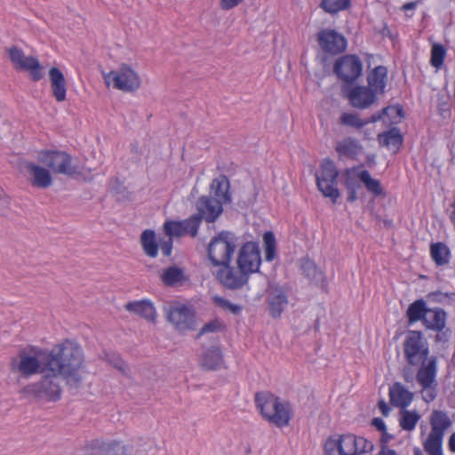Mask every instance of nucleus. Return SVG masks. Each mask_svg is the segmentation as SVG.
Here are the masks:
<instances>
[{"instance_id":"obj_1","label":"nucleus","mask_w":455,"mask_h":455,"mask_svg":"<svg viewBox=\"0 0 455 455\" xmlns=\"http://www.w3.org/2000/svg\"><path fill=\"white\" fill-rule=\"evenodd\" d=\"M39 381L28 385L25 391L38 399L50 402L61 397V379L70 387H78L86 374L83 348L76 341L65 339L55 345L50 361L44 363Z\"/></svg>"},{"instance_id":"obj_2","label":"nucleus","mask_w":455,"mask_h":455,"mask_svg":"<svg viewBox=\"0 0 455 455\" xmlns=\"http://www.w3.org/2000/svg\"><path fill=\"white\" fill-rule=\"evenodd\" d=\"M55 351V346L48 350L38 346L28 345L21 347L10 361V370L23 378L43 373L44 363L50 361Z\"/></svg>"},{"instance_id":"obj_3","label":"nucleus","mask_w":455,"mask_h":455,"mask_svg":"<svg viewBox=\"0 0 455 455\" xmlns=\"http://www.w3.org/2000/svg\"><path fill=\"white\" fill-rule=\"evenodd\" d=\"M254 402L259 414L269 424L277 427L289 425L291 419V408L288 402L282 401L268 391L256 393Z\"/></svg>"},{"instance_id":"obj_4","label":"nucleus","mask_w":455,"mask_h":455,"mask_svg":"<svg viewBox=\"0 0 455 455\" xmlns=\"http://www.w3.org/2000/svg\"><path fill=\"white\" fill-rule=\"evenodd\" d=\"M372 450L371 441L353 434L332 435L323 443L324 455H361Z\"/></svg>"},{"instance_id":"obj_5","label":"nucleus","mask_w":455,"mask_h":455,"mask_svg":"<svg viewBox=\"0 0 455 455\" xmlns=\"http://www.w3.org/2000/svg\"><path fill=\"white\" fill-rule=\"evenodd\" d=\"M102 77L107 88L123 92H135L142 84L139 73L127 63H121L109 72H102Z\"/></svg>"},{"instance_id":"obj_6","label":"nucleus","mask_w":455,"mask_h":455,"mask_svg":"<svg viewBox=\"0 0 455 455\" xmlns=\"http://www.w3.org/2000/svg\"><path fill=\"white\" fill-rule=\"evenodd\" d=\"M235 250V235L231 232L222 231L212 239L207 251L212 265L226 266L230 263Z\"/></svg>"},{"instance_id":"obj_7","label":"nucleus","mask_w":455,"mask_h":455,"mask_svg":"<svg viewBox=\"0 0 455 455\" xmlns=\"http://www.w3.org/2000/svg\"><path fill=\"white\" fill-rule=\"evenodd\" d=\"M339 171L333 160H323L319 172L316 173V186L324 197H329L336 204L340 193L338 188Z\"/></svg>"},{"instance_id":"obj_8","label":"nucleus","mask_w":455,"mask_h":455,"mask_svg":"<svg viewBox=\"0 0 455 455\" xmlns=\"http://www.w3.org/2000/svg\"><path fill=\"white\" fill-rule=\"evenodd\" d=\"M403 354L406 362L412 366L424 364L428 358L429 348L419 331H409L403 341Z\"/></svg>"},{"instance_id":"obj_9","label":"nucleus","mask_w":455,"mask_h":455,"mask_svg":"<svg viewBox=\"0 0 455 455\" xmlns=\"http://www.w3.org/2000/svg\"><path fill=\"white\" fill-rule=\"evenodd\" d=\"M37 160L57 174L73 176L78 173L76 167L72 164L71 156L63 151L41 150Z\"/></svg>"},{"instance_id":"obj_10","label":"nucleus","mask_w":455,"mask_h":455,"mask_svg":"<svg viewBox=\"0 0 455 455\" xmlns=\"http://www.w3.org/2000/svg\"><path fill=\"white\" fill-rule=\"evenodd\" d=\"M6 52L15 69L28 72L34 82L43 78V67L36 58L26 56L22 49L17 46L9 47Z\"/></svg>"},{"instance_id":"obj_11","label":"nucleus","mask_w":455,"mask_h":455,"mask_svg":"<svg viewBox=\"0 0 455 455\" xmlns=\"http://www.w3.org/2000/svg\"><path fill=\"white\" fill-rule=\"evenodd\" d=\"M419 369L416 379L421 387V395L427 403H430L436 397V363L435 358L427 361V364H421Z\"/></svg>"},{"instance_id":"obj_12","label":"nucleus","mask_w":455,"mask_h":455,"mask_svg":"<svg viewBox=\"0 0 455 455\" xmlns=\"http://www.w3.org/2000/svg\"><path fill=\"white\" fill-rule=\"evenodd\" d=\"M261 263L259 245L254 242H247L239 250L237 265L241 272L247 275L256 273Z\"/></svg>"},{"instance_id":"obj_13","label":"nucleus","mask_w":455,"mask_h":455,"mask_svg":"<svg viewBox=\"0 0 455 455\" xmlns=\"http://www.w3.org/2000/svg\"><path fill=\"white\" fill-rule=\"evenodd\" d=\"M201 225V217L194 214L183 220H166L164 224V231L172 238L190 235L196 237Z\"/></svg>"},{"instance_id":"obj_14","label":"nucleus","mask_w":455,"mask_h":455,"mask_svg":"<svg viewBox=\"0 0 455 455\" xmlns=\"http://www.w3.org/2000/svg\"><path fill=\"white\" fill-rule=\"evenodd\" d=\"M317 43L322 51L330 55H338L347 48L345 36L333 29H322L317 34Z\"/></svg>"},{"instance_id":"obj_15","label":"nucleus","mask_w":455,"mask_h":455,"mask_svg":"<svg viewBox=\"0 0 455 455\" xmlns=\"http://www.w3.org/2000/svg\"><path fill=\"white\" fill-rule=\"evenodd\" d=\"M361 60L355 55H345L335 62L334 71L344 82L356 80L362 74Z\"/></svg>"},{"instance_id":"obj_16","label":"nucleus","mask_w":455,"mask_h":455,"mask_svg":"<svg viewBox=\"0 0 455 455\" xmlns=\"http://www.w3.org/2000/svg\"><path fill=\"white\" fill-rule=\"evenodd\" d=\"M167 317L175 328L180 331H185L195 328V315L191 308L185 305L176 304L169 307Z\"/></svg>"},{"instance_id":"obj_17","label":"nucleus","mask_w":455,"mask_h":455,"mask_svg":"<svg viewBox=\"0 0 455 455\" xmlns=\"http://www.w3.org/2000/svg\"><path fill=\"white\" fill-rule=\"evenodd\" d=\"M24 168L28 174L29 182L34 188H47L52 184L50 171L34 162H25Z\"/></svg>"},{"instance_id":"obj_18","label":"nucleus","mask_w":455,"mask_h":455,"mask_svg":"<svg viewBox=\"0 0 455 455\" xmlns=\"http://www.w3.org/2000/svg\"><path fill=\"white\" fill-rule=\"evenodd\" d=\"M376 95L368 86L355 85L352 87L348 93L347 99L349 103L356 108L365 109L371 107L376 100Z\"/></svg>"},{"instance_id":"obj_19","label":"nucleus","mask_w":455,"mask_h":455,"mask_svg":"<svg viewBox=\"0 0 455 455\" xmlns=\"http://www.w3.org/2000/svg\"><path fill=\"white\" fill-rule=\"evenodd\" d=\"M222 204L218 199L203 196L196 203V208L199 212L196 215L201 217V220L204 219L209 223L214 222L223 211Z\"/></svg>"},{"instance_id":"obj_20","label":"nucleus","mask_w":455,"mask_h":455,"mask_svg":"<svg viewBox=\"0 0 455 455\" xmlns=\"http://www.w3.org/2000/svg\"><path fill=\"white\" fill-rule=\"evenodd\" d=\"M222 267L217 273L218 280L226 287L230 289H238L247 281V275L231 267L229 264L221 266Z\"/></svg>"},{"instance_id":"obj_21","label":"nucleus","mask_w":455,"mask_h":455,"mask_svg":"<svg viewBox=\"0 0 455 455\" xmlns=\"http://www.w3.org/2000/svg\"><path fill=\"white\" fill-rule=\"evenodd\" d=\"M366 79L368 87L376 95H382L388 83V70L385 66H377L368 71Z\"/></svg>"},{"instance_id":"obj_22","label":"nucleus","mask_w":455,"mask_h":455,"mask_svg":"<svg viewBox=\"0 0 455 455\" xmlns=\"http://www.w3.org/2000/svg\"><path fill=\"white\" fill-rule=\"evenodd\" d=\"M288 304L286 291L279 286L271 287L268 291L267 305L269 314L272 317L277 318L283 312Z\"/></svg>"},{"instance_id":"obj_23","label":"nucleus","mask_w":455,"mask_h":455,"mask_svg":"<svg viewBox=\"0 0 455 455\" xmlns=\"http://www.w3.org/2000/svg\"><path fill=\"white\" fill-rule=\"evenodd\" d=\"M49 80L52 97L57 102H63L67 100L68 84L62 71L52 67L49 69Z\"/></svg>"},{"instance_id":"obj_24","label":"nucleus","mask_w":455,"mask_h":455,"mask_svg":"<svg viewBox=\"0 0 455 455\" xmlns=\"http://www.w3.org/2000/svg\"><path fill=\"white\" fill-rule=\"evenodd\" d=\"M92 455H131L132 446L123 445L120 441H95Z\"/></svg>"},{"instance_id":"obj_25","label":"nucleus","mask_w":455,"mask_h":455,"mask_svg":"<svg viewBox=\"0 0 455 455\" xmlns=\"http://www.w3.org/2000/svg\"><path fill=\"white\" fill-rule=\"evenodd\" d=\"M389 398L392 405L405 409L412 402L413 394L403 384L395 382L389 387Z\"/></svg>"},{"instance_id":"obj_26","label":"nucleus","mask_w":455,"mask_h":455,"mask_svg":"<svg viewBox=\"0 0 455 455\" xmlns=\"http://www.w3.org/2000/svg\"><path fill=\"white\" fill-rule=\"evenodd\" d=\"M335 151L339 158L355 160L363 152V147L355 139L347 137L336 143Z\"/></svg>"},{"instance_id":"obj_27","label":"nucleus","mask_w":455,"mask_h":455,"mask_svg":"<svg viewBox=\"0 0 455 455\" xmlns=\"http://www.w3.org/2000/svg\"><path fill=\"white\" fill-rule=\"evenodd\" d=\"M124 308L127 311L132 312L149 322H156V308L153 303L148 299L130 301L125 304Z\"/></svg>"},{"instance_id":"obj_28","label":"nucleus","mask_w":455,"mask_h":455,"mask_svg":"<svg viewBox=\"0 0 455 455\" xmlns=\"http://www.w3.org/2000/svg\"><path fill=\"white\" fill-rule=\"evenodd\" d=\"M430 258L436 267L448 266L451 259V251L443 242L432 243L429 247Z\"/></svg>"},{"instance_id":"obj_29","label":"nucleus","mask_w":455,"mask_h":455,"mask_svg":"<svg viewBox=\"0 0 455 455\" xmlns=\"http://www.w3.org/2000/svg\"><path fill=\"white\" fill-rule=\"evenodd\" d=\"M378 140L381 147H386L393 153H396L403 142V136L397 128H391L387 132L379 133Z\"/></svg>"},{"instance_id":"obj_30","label":"nucleus","mask_w":455,"mask_h":455,"mask_svg":"<svg viewBox=\"0 0 455 455\" xmlns=\"http://www.w3.org/2000/svg\"><path fill=\"white\" fill-rule=\"evenodd\" d=\"M446 313L439 307L428 308L423 323L427 329L440 331L445 327Z\"/></svg>"},{"instance_id":"obj_31","label":"nucleus","mask_w":455,"mask_h":455,"mask_svg":"<svg viewBox=\"0 0 455 455\" xmlns=\"http://www.w3.org/2000/svg\"><path fill=\"white\" fill-rule=\"evenodd\" d=\"M403 118V110L400 105H392L384 108L380 112L371 116V121L375 123L382 120L385 123L398 124Z\"/></svg>"},{"instance_id":"obj_32","label":"nucleus","mask_w":455,"mask_h":455,"mask_svg":"<svg viewBox=\"0 0 455 455\" xmlns=\"http://www.w3.org/2000/svg\"><path fill=\"white\" fill-rule=\"evenodd\" d=\"M430 433L444 436L446 430L451 427V421L448 414L442 411L435 410L430 416Z\"/></svg>"},{"instance_id":"obj_33","label":"nucleus","mask_w":455,"mask_h":455,"mask_svg":"<svg viewBox=\"0 0 455 455\" xmlns=\"http://www.w3.org/2000/svg\"><path fill=\"white\" fill-rule=\"evenodd\" d=\"M212 191L213 198L218 199V201L223 204L231 201L229 181L225 176L216 178L212 180Z\"/></svg>"},{"instance_id":"obj_34","label":"nucleus","mask_w":455,"mask_h":455,"mask_svg":"<svg viewBox=\"0 0 455 455\" xmlns=\"http://www.w3.org/2000/svg\"><path fill=\"white\" fill-rule=\"evenodd\" d=\"M223 363L222 353L220 347H214L204 353L200 364L204 369L215 371Z\"/></svg>"},{"instance_id":"obj_35","label":"nucleus","mask_w":455,"mask_h":455,"mask_svg":"<svg viewBox=\"0 0 455 455\" xmlns=\"http://www.w3.org/2000/svg\"><path fill=\"white\" fill-rule=\"evenodd\" d=\"M140 243L144 252L151 258H156L158 253V243L156 233L153 230H144L140 236Z\"/></svg>"},{"instance_id":"obj_36","label":"nucleus","mask_w":455,"mask_h":455,"mask_svg":"<svg viewBox=\"0 0 455 455\" xmlns=\"http://www.w3.org/2000/svg\"><path fill=\"white\" fill-rule=\"evenodd\" d=\"M443 435L429 432L427 437L422 443L424 451L427 455H443Z\"/></svg>"},{"instance_id":"obj_37","label":"nucleus","mask_w":455,"mask_h":455,"mask_svg":"<svg viewBox=\"0 0 455 455\" xmlns=\"http://www.w3.org/2000/svg\"><path fill=\"white\" fill-rule=\"evenodd\" d=\"M427 310L428 308L426 307V302L423 299L415 300L409 306L406 311L409 323H413L418 321H424Z\"/></svg>"},{"instance_id":"obj_38","label":"nucleus","mask_w":455,"mask_h":455,"mask_svg":"<svg viewBox=\"0 0 455 455\" xmlns=\"http://www.w3.org/2000/svg\"><path fill=\"white\" fill-rule=\"evenodd\" d=\"M361 182H363L366 189L375 196H385L384 189L379 180L371 178L367 170L361 171Z\"/></svg>"},{"instance_id":"obj_39","label":"nucleus","mask_w":455,"mask_h":455,"mask_svg":"<svg viewBox=\"0 0 455 455\" xmlns=\"http://www.w3.org/2000/svg\"><path fill=\"white\" fill-rule=\"evenodd\" d=\"M419 419L420 415L417 411L403 409L399 424L403 430L412 431L415 429Z\"/></svg>"},{"instance_id":"obj_40","label":"nucleus","mask_w":455,"mask_h":455,"mask_svg":"<svg viewBox=\"0 0 455 455\" xmlns=\"http://www.w3.org/2000/svg\"><path fill=\"white\" fill-rule=\"evenodd\" d=\"M447 51L445 47L438 43H434L431 47L430 64L436 69L442 68L444 64Z\"/></svg>"},{"instance_id":"obj_41","label":"nucleus","mask_w":455,"mask_h":455,"mask_svg":"<svg viewBox=\"0 0 455 455\" xmlns=\"http://www.w3.org/2000/svg\"><path fill=\"white\" fill-rule=\"evenodd\" d=\"M359 166L347 168L343 172L344 185L347 190H356L361 181V171Z\"/></svg>"},{"instance_id":"obj_42","label":"nucleus","mask_w":455,"mask_h":455,"mask_svg":"<svg viewBox=\"0 0 455 455\" xmlns=\"http://www.w3.org/2000/svg\"><path fill=\"white\" fill-rule=\"evenodd\" d=\"M350 0H322L320 7L327 13L335 14L350 7Z\"/></svg>"},{"instance_id":"obj_43","label":"nucleus","mask_w":455,"mask_h":455,"mask_svg":"<svg viewBox=\"0 0 455 455\" xmlns=\"http://www.w3.org/2000/svg\"><path fill=\"white\" fill-rule=\"evenodd\" d=\"M183 279V271L177 267H170L163 270L162 282L167 286H173Z\"/></svg>"},{"instance_id":"obj_44","label":"nucleus","mask_w":455,"mask_h":455,"mask_svg":"<svg viewBox=\"0 0 455 455\" xmlns=\"http://www.w3.org/2000/svg\"><path fill=\"white\" fill-rule=\"evenodd\" d=\"M370 123H372L371 118L361 119L358 115L353 113H343L339 118L340 124L357 129L362 128Z\"/></svg>"},{"instance_id":"obj_45","label":"nucleus","mask_w":455,"mask_h":455,"mask_svg":"<svg viewBox=\"0 0 455 455\" xmlns=\"http://www.w3.org/2000/svg\"><path fill=\"white\" fill-rule=\"evenodd\" d=\"M265 246V259L267 261H273L276 255V243L273 232L267 231L263 235Z\"/></svg>"},{"instance_id":"obj_46","label":"nucleus","mask_w":455,"mask_h":455,"mask_svg":"<svg viewBox=\"0 0 455 455\" xmlns=\"http://www.w3.org/2000/svg\"><path fill=\"white\" fill-rule=\"evenodd\" d=\"M225 324L219 319H214L207 323H205L198 333V337L202 336L204 333L208 332H216L221 331L225 330Z\"/></svg>"},{"instance_id":"obj_47","label":"nucleus","mask_w":455,"mask_h":455,"mask_svg":"<svg viewBox=\"0 0 455 455\" xmlns=\"http://www.w3.org/2000/svg\"><path fill=\"white\" fill-rule=\"evenodd\" d=\"M213 301L217 306L232 312L234 315H238L242 310L240 306L232 304L228 300L219 296L213 297Z\"/></svg>"},{"instance_id":"obj_48","label":"nucleus","mask_w":455,"mask_h":455,"mask_svg":"<svg viewBox=\"0 0 455 455\" xmlns=\"http://www.w3.org/2000/svg\"><path fill=\"white\" fill-rule=\"evenodd\" d=\"M158 249L161 250L164 256H171L172 251V238L168 236L166 240H161L158 244Z\"/></svg>"},{"instance_id":"obj_49","label":"nucleus","mask_w":455,"mask_h":455,"mask_svg":"<svg viewBox=\"0 0 455 455\" xmlns=\"http://www.w3.org/2000/svg\"><path fill=\"white\" fill-rule=\"evenodd\" d=\"M109 361L114 365V367L118 369L123 373H126L128 367H127V364L124 362V360L122 358H120L117 355L116 356L114 355L113 359H109Z\"/></svg>"},{"instance_id":"obj_50","label":"nucleus","mask_w":455,"mask_h":455,"mask_svg":"<svg viewBox=\"0 0 455 455\" xmlns=\"http://www.w3.org/2000/svg\"><path fill=\"white\" fill-rule=\"evenodd\" d=\"M243 0H220V5L222 10L228 11L239 5Z\"/></svg>"},{"instance_id":"obj_51","label":"nucleus","mask_w":455,"mask_h":455,"mask_svg":"<svg viewBox=\"0 0 455 455\" xmlns=\"http://www.w3.org/2000/svg\"><path fill=\"white\" fill-rule=\"evenodd\" d=\"M372 425L379 431L385 433L387 431V427L385 422L380 418H375L372 420Z\"/></svg>"},{"instance_id":"obj_52","label":"nucleus","mask_w":455,"mask_h":455,"mask_svg":"<svg viewBox=\"0 0 455 455\" xmlns=\"http://www.w3.org/2000/svg\"><path fill=\"white\" fill-rule=\"evenodd\" d=\"M378 407L380 411V412L384 415V416H387L389 411H390V408L388 407V405L387 404V403L384 401V400H380L378 403Z\"/></svg>"},{"instance_id":"obj_53","label":"nucleus","mask_w":455,"mask_h":455,"mask_svg":"<svg viewBox=\"0 0 455 455\" xmlns=\"http://www.w3.org/2000/svg\"><path fill=\"white\" fill-rule=\"evenodd\" d=\"M448 448L451 452L455 453V433H452L449 437Z\"/></svg>"},{"instance_id":"obj_54","label":"nucleus","mask_w":455,"mask_h":455,"mask_svg":"<svg viewBox=\"0 0 455 455\" xmlns=\"http://www.w3.org/2000/svg\"><path fill=\"white\" fill-rule=\"evenodd\" d=\"M417 6V3L416 2H409V3H405L403 6H402V10L406 12V11H410V10H414Z\"/></svg>"},{"instance_id":"obj_55","label":"nucleus","mask_w":455,"mask_h":455,"mask_svg":"<svg viewBox=\"0 0 455 455\" xmlns=\"http://www.w3.org/2000/svg\"><path fill=\"white\" fill-rule=\"evenodd\" d=\"M349 194L347 196V201L355 202L357 199L356 190H348Z\"/></svg>"},{"instance_id":"obj_56","label":"nucleus","mask_w":455,"mask_h":455,"mask_svg":"<svg viewBox=\"0 0 455 455\" xmlns=\"http://www.w3.org/2000/svg\"><path fill=\"white\" fill-rule=\"evenodd\" d=\"M414 455H423V454H422V452L419 449H417L414 451Z\"/></svg>"},{"instance_id":"obj_57","label":"nucleus","mask_w":455,"mask_h":455,"mask_svg":"<svg viewBox=\"0 0 455 455\" xmlns=\"http://www.w3.org/2000/svg\"><path fill=\"white\" fill-rule=\"evenodd\" d=\"M4 193V191L2 189H0V196H2V194ZM2 197H0L1 199Z\"/></svg>"}]
</instances>
